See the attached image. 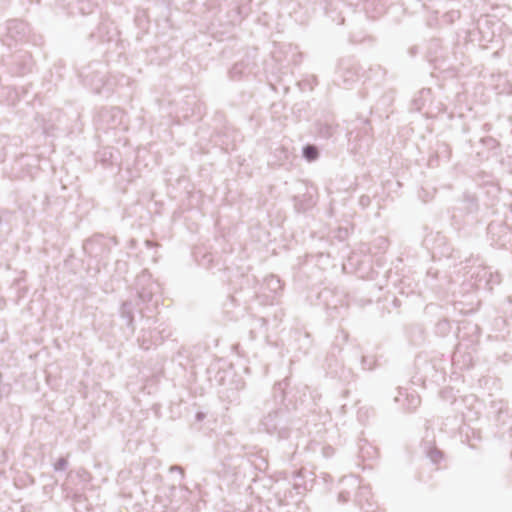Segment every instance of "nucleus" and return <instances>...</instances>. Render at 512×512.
<instances>
[{
	"mask_svg": "<svg viewBox=\"0 0 512 512\" xmlns=\"http://www.w3.org/2000/svg\"><path fill=\"white\" fill-rule=\"evenodd\" d=\"M304 155L308 160H314L318 155V151L314 146H307L304 149Z\"/></svg>",
	"mask_w": 512,
	"mask_h": 512,
	"instance_id": "1",
	"label": "nucleus"
}]
</instances>
